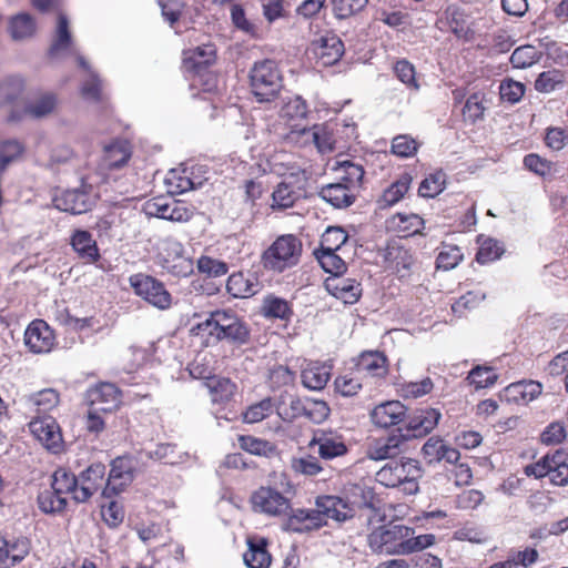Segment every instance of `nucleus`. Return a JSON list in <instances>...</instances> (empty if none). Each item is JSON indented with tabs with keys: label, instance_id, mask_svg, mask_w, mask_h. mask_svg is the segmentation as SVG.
<instances>
[{
	"label": "nucleus",
	"instance_id": "37",
	"mask_svg": "<svg viewBox=\"0 0 568 568\" xmlns=\"http://www.w3.org/2000/svg\"><path fill=\"white\" fill-rule=\"evenodd\" d=\"M307 140H312L317 150L322 153L331 152L334 150L335 140L333 131L327 124L314 125L311 129L302 128L297 131Z\"/></svg>",
	"mask_w": 568,
	"mask_h": 568
},
{
	"label": "nucleus",
	"instance_id": "23",
	"mask_svg": "<svg viewBox=\"0 0 568 568\" xmlns=\"http://www.w3.org/2000/svg\"><path fill=\"white\" fill-rule=\"evenodd\" d=\"M324 287L332 296L349 305L357 303L362 295L361 284L353 278H326Z\"/></svg>",
	"mask_w": 568,
	"mask_h": 568
},
{
	"label": "nucleus",
	"instance_id": "31",
	"mask_svg": "<svg viewBox=\"0 0 568 568\" xmlns=\"http://www.w3.org/2000/svg\"><path fill=\"white\" fill-rule=\"evenodd\" d=\"M57 106V97L52 93H42L33 98L23 110L21 115H11V120L29 116L32 119H41L51 114Z\"/></svg>",
	"mask_w": 568,
	"mask_h": 568
},
{
	"label": "nucleus",
	"instance_id": "57",
	"mask_svg": "<svg viewBox=\"0 0 568 568\" xmlns=\"http://www.w3.org/2000/svg\"><path fill=\"white\" fill-rule=\"evenodd\" d=\"M197 270L210 277H217L229 272V264L224 261L203 255L197 260Z\"/></svg>",
	"mask_w": 568,
	"mask_h": 568
},
{
	"label": "nucleus",
	"instance_id": "38",
	"mask_svg": "<svg viewBox=\"0 0 568 568\" xmlns=\"http://www.w3.org/2000/svg\"><path fill=\"white\" fill-rule=\"evenodd\" d=\"M50 487L58 489L59 493L64 495H77L80 489V475H74L70 469L59 466L51 474Z\"/></svg>",
	"mask_w": 568,
	"mask_h": 568
},
{
	"label": "nucleus",
	"instance_id": "52",
	"mask_svg": "<svg viewBox=\"0 0 568 568\" xmlns=\"http://www.w3.org/2000/svg\"><path fill=\"white\" fill-rule=\"evenodd\" d=\"M475 389H481L494 385L497 382V374L488 366H474L466 378Z\"/></svg>",
	"mask_w": 568,
	"mask_h": 568
},
{
	"label": "nucleus",
	"instance_id": "16",
	"mask_svg": "<svg viewBox=\"0 0 568 568\" xmlns=\"http://www.w3.org/2000/svg\"><path fill=\"white\" fill-rule=\"evenodd\" d=\"M290 513L282 524V529L287 532L305 534L318 530L323 527L318 513L314 509L288 508Z\"/></svg>",
	"mask_w": 568,
	"mask_h": 568
},
{
	"label": "nucleus",
	"instance_id": "51",
	"mask_svg": "<svg viewBox=\"0 0 568 568\" xmlns=\"http://www.w3.org/2000/svg\"><path fill=\"white\" fill-rule=\"evenodd\" d=\"M170 193H184L195 189L201 182L193 181L187 174L186 170H171L165 179Z\"/></svg>",
	"mask_w": 568,
	"mask_h": 568
},
{
	"label": "nucleus",
	"instance_id": "53",
	"mask_svg": "<svg viewBox=\"0 0 568 568\" xmlns=\"http://www.w3.org/2000/svg\"><path fill=\"white\" fill-rule=\"evenodd\" d=\"M205 385L214 395V400H229L235 389V384L230 378L215 375Z\"/></svg>",
	"mask_w": 568,
	"mask_h": 568
},
{
	"label": "nucleus",
	"instance_id": "59",
	"mask_svg": "<svg viewBox=\"0 0 568 568\" xmlns=\"http://www.w3.org/2000/svg\"><path fill=\"white\" fill-rule=\"evenodd\" d=\"M394 72L398 80L403 82L408 89L417 91L419 84L415 77V68L407 60H399L394 65Z\"/></svg>",
	"mask_w": 568,
	"mask_h": 568
},
{
	"label": "nucleus",
	"instance_id": "35",
	"mask_svg": "<svg viewBox=\"0 0 568 568\" xmlns=\"http://www.w3.org/2000/svg\"><path fill=\"white\" fill-rule=\"evenodd\" d=\"M357 366L373 376L383 377L388 372V359L384 352L363 351L358 356Z\"/></svg>",
	"mask_w": 568,
	"mask_h": 568
},
{
	"label": "nucleus",
	"instance_id": "45",
	"mask_svg": "<svg viewBox=\"0 0 568 568\" xmlns=\"http://www.w3.org/2000/svg\"><path fill=\"white\" fill-rule=\"evenodd\" d=\"M343 245H357L356 239H351L339 226L328 227L321 239L320 248H342Z\"/></svg>",
	"mask_w": 568,
	"mask_h": 568
},
{
	"label": "nucleus",
	"instance_id": "11",
	"mask_svg": "<svg viewBox=\"0 0 568 568\" xmlns=\"http://www.w3.org/2000/svg\"><path fill=\"white\" fill-rule=\"evenodd\" d=\"M348 489V500L355 507V509H369L373 516L367 518V525L373 523L375 517H378V521H385L386 515L382 510V499L375 493L374 488L367 486L365 483H355L346 486Z\"/></svg>",
	"mask_w": 568,
	"mask_h": 568
},
{
	"label": "nucleus",
	"instance_id": "2",
	"mask_svg": "<svg viewBox=\"0 0 568 568\" xmlns=\"http://www.w3.org/2000/svg\"><path fill=\"white\" fill-rule=\"evenodd\" d=\"M51 58H62L65 55H77L79 64L89 71V79L83 83L81 93L88 100L99 101L101 94V82L97 74L90 71L87 61L78 54L75 45L69 30V20L63 13L58 16V24L52 44L49 50Z\"/></svg>",
	"mask_w": 568,
	"mask_h": 568
},
{
	"label": "nucleus",
	"instance_id": "58",
	"mask_svg": "<svg viewBox=\"0 0 568 568\" xmlns=\"http://www.w3.org/2000/svg\"><path fill=\"white\" fill-rule=\"evenodd\" d=\"M525 93V85L511 79H504L499 84V99L509 103H517Z\"/></svg>",
	"mask_w": 568,
	"mask_h": 568
},
{
	"label": "nucleus",
	"instance_id": "5",
	"mask_svg": "<svg viewBox=\"0 0 568 568\" xmlns=\"http://www.w3.org/2000/svg\"><path fill=\"white\" fill-rule=\"evenodd\" d=\"M413 527L389 521L374 528L367 536V544L373 554L387 556L402 555L397 551L408 535H414Z\"/></svg>",
	"mask_w": 568,
	"mask_h": 568
},
{
	"label": "nucleus",
	"instance_id": "39",
	"mask_svg": "<svg viewBox=\"0 0 568 568\" xmlns=\"http://www.w3.org/2000/svg\"><path fill=\"white\" fill-rule=\"evenodd\" d=\"M334 170L339 174V182L352 191L361 185L365 173L362 165L349 160L337 161Z\"/></svg>",
	"mask_w": 568,
	"mask_h": 568
},
{
	"label": "nucleus",
	"instance_id": "48",
	"mask_svg": "<svg viewBox=\"0 0 568 568\" xmlns=\"http://www.w3.org/2000/svg\"><path fill=\"white\" fill-rule=\"evenodd\" d=\"M215 50L212 44H204L183 52V60L193 69L207 65L214 58Z\"/></svg>",
	"mask_w": 568,
	"mask_h": 568
},
{
	"label": "nucleus",
	"instance_id": "4",
	"mask_svg": "<svg viewBox=\"0 0 568 568\" xmlns=\"http://www.w3.org/2000/svg\"><path fill=\"white\" fill-rule=\"evenodd\" d=\"M252 93L260 102H268L277 97L283 88V77L276 61H256L250 70Z\"/></svg>",
	"mask_w": 568,
	"mask_h": 568
},
{
	"label": "nucleus",
	"instance_id": "40",
	"mask_svg": "<svg viewBox=\"0 0 568 568\" xmlns=\"http://www.w3.org/2000/svg\"><path fill=\"white\" fill-rule=\"evenodd\" d=\"M313 255L322 270L332 275L331 278L342 276L347 270L345 261L337 255V251H313Z\"/></svg>",
	"mask_w": 568,
	"mask_h": 568
},
{
	"label": "nucleus",
	"instance_id": "64",
	"mask_svg": "<svg viewBox=\"0 0 568 568\" xmlns=\"http://www.w3.org/2000/svg\"><path fill=\"white\" fill-rule=\"evenodd\" d=\"M549 480L557 486H564L568 483V465L562 460L560 454L552 456Z\"/></svg>",
	"mask_w": 568,
	"mask_h": 568
},
{
	"label": "nucleus",
	"instance_id": "63",
	"mask_svg": "<svg viewBox=\"0 0 568 568\" xmlns=\"http://www.w3.org/2000/svg\"><path fill=\"white\" fill-rule=\"evenodd\" d=\"M331 409L326 402L322 399L308 398L306 418L314 424H322L329 416Z\"/></svg>",
	"mask_w": 568,
	"mask_h": 568
},
{
	"label": "nucleus",
	"instance_id": "44",
	"mask_svg": "<svg viewBox=\"0 0 568 568\" xmlns=\"http://www.w3.org/2000/svg\"><path fill=\"white\" fill-rule=\"evenodd\" d=\"M237 442L243 450L252 455L271 457L277 452L274 444L251 435H239Z\"/></svg>",
	"mask_w": 568,
	"mask_h": 568
},
{
	"label": "nucleus",
	"instance_id": "21",
	"mask_svg": "<svg viewBox=\"0 0 568 568\" xmlns=\"http://www.w3.org/2000/svg\"><path fill=\"white\" fill-rule=\"evenodd\" d=\"M30 429L36 438L50 452L58 453L62 444V435L57 422L49 417L30 423Z\"/></svg>",
	"mask_w": 568,
	"mask_h": 568
},
{
	"label": "nucleus",
	"instance_id": "20",
	"mask_svg": "<svg viewBox=\"0 0 568 568\" xmlns=\"http://www.w3.org/2000/svg\"><path fill=\"white\" fill-rule=\"evenodd\" d=\"M311 51L322 65L327 67L339 61L344 44L336 34L326 33L312 42Z\"/></svg>",
	"mask_w": 568,
	"mask_h": 568
},
{
	"label": "nucleus",
	"instance_id": "18",
	"mask_svg": "<svg viewBox=\"0 0 568 568\" xmlns=\"http://www.w3.org/2000/svg\"><path fill=\"white\" fill-rule=\"evenodd\" d=\"M53 329L43 321H32L24 332V344L34 354L48 353L54 344Z\"/></svg>",
	"mask_w": 568,
	"mask_h": 568
},
{
	"label": "nucleus",
	"instance_id": "17",
	"mask_svg": "<svg viewBox=\"0 0 568 568\" xmlns=\"http://www.w3.org/2000/svg\"><path fill=\"white\" fill-rule=\"evenodd\" d=\"M131 154V146L128 141L115 140L103 148L101 161L91 172H104L106 181L108 171L120 169L125 165L130 160Z\"/></svg>",
	"mask_w": 568,
	"mask_h": 568
},
{
	"label": "nucleus",
	"instance_id": "43",
	"mask_svg": "<svg viewBox=\"0 0 568 568\" xmlns=\"http://www.w3.org/2000/svg\"><path fill=\"white\" fill-rule=\"evenodd\" d=\"M542 58V51L531 44H525L516 48L511 53L509 61L516 69H527L538 63Z\"/></svg>",
	"mask_w": 568,
	"mask_h": 568
},
{
	"label": "nucleus",
	"instance_id": "19",
	"mask_svg": "<svg viewBox=\"0 0 568 568\" xmlns=\"http://www.w3.org/2000/svg\"><path fill=\"white\" fill-rule=\"evenodd\" d=\"M263 285L255 271L232 273L226 281V292L234 298H248L256 295Z\"/></svg>",
	"mask_w": 568,
	"mask_h": 568
},
{
	"label": "nucleus",
	"instance_id": "61",
	"mask_svg": "<svg viewBox=\"0 0 568 568\" xmlns=\"http://www.w3.org/2000/svg\"><path fill=\"white\" fill-rule=\"evenodd\" d=\"M102 519L111 528H118L124 520V509L116 500L109 501L108 506H102Z\"/></svg>",
	"mask_w": 568,
	"mask_h": 568
},
{
	"label": "nucleus",
	"instance_id": "41",
	"mask_svg": "<svg viewBox=\"0 0 568 568\" xmlns=\"http://www.w3.org/2000/svg\"><path fill=\"white\" fill-rule=\"evenodd\" d=\"M37 30L34 19L26 12L19 13L11 18L9 23V32L13 40L21 41L33 37Z\"/></svg>",
	"mask_w": 568,
	"mask_h": 568
},
{
	"label": "nucleus",
	"instance_id": "15",
	"mask_svg": "<svg viewBox=\"0 0 568 568\" xmlns=\"http://www.w3.org/2000/svg\"><path fill=\"white\" fill-rule=\"evenodd\" d=\"M106 471L105 464L101 462H93L82 471H80V489L77 495L71 498L77 504H83L95 494L100 488L101 481L104 479Z\"/></svg>",
	"mask_w": 568,
	"mask_h": 568
},
{
	"label": "nucleus",
	"instance_id": "32",
	"mask_svg": "<svg viewBox=\"0 0 568 568\" xmlns=\"http://www.w3.org/2000/svg\"><path fill=\"white\" fill-rule=\"evenodd\" d=\"M320 196L336 209L347 207L353 204L355 195L347 184L342 182L323 186Z\"/></svg>",
	"mask_w": 568,
	"mask_h": 568
},
{
	"label": "nucleus",
	"instance_id": "9",
	"mask_svg": "<svg viewBox=\"0 0 568 568\" xmlns=\"http://www.w3.org/2000/svg\"><path fill=\"white\" fill-rule=\"evenodd\" d=\"M142 211L148 216L160 217L173 222L189 221L193 215L192 207L172 197L158 196L144 202Z\"/></svg>",
	"mask_w": 568,
	"mask_h": 568
},
{
	"label": "nucleus",
	"instance_id": "1",
	"mask_svg": "<svg viewBox=\"0 0 568 568\" xmlns=\"http://www.w3.org/2000/svg\"><path fill=\"white\" fill-rule=\"evenodd\" d=\"M204 333L217 342L226 341L237 346L246 345L251 341L248 325L231 308L212 311L204 321L193 325L190 329L192 336H200Z\"/></svg>",
	"mask_w": 568,
	"mask_h": 568
},
{
	"label": "nucleus",
	"instance_id": "49",
	"mask_svg": "<svg viewBox=\"0 0 568 568\" xmlns=\"http://www.w3.org/2000/svg\"><path fill=\"white\" fill-rule=\"evenodd\" d=\"M436 541L434 534H423L418 536L408 535L405 541L400 544L398 552L402 555H412L414 552H423V550L432 547Z\"/></svg>",
	"mask_w": 568,
	"mask_h": 568
},
{
	"label": "nucleus",
	"instance_id": "12",
	"mask_svg": "<svg viewBox=\"0 0 568 568\" xmlns=\"http://www.w3.org/2000/svg\"><path fill=\"white\" fill-rule=\"evenodd\" d=\"M408 407L399 400H385L376 405L369 413L372 423L383 429L403 427Z\"/></svg>",
	"mask_w": 568,
	"mask_h": 568
},
{
	"label": "nucleus",
	"instance_id": "50",
	"mask_svg": "<svg viewBox=\"0 0 568 568\" xmlns=\"http://www.w3.org/2000/svg\"><path fill=\"white\" fill-rule=\"evenodd\" d=\"M302 384L310 390H322L328 379L329 373L321 366L308 367L302 371Z\"/></svg>",
	"mask_w": 568,
	"mask_h": 568
},
{
	"label": "nucleus",
	"instance_id": "54",
	"mask_svg": "<svg viewBox=\"0 0 568 568\" xmlns=\"http://www.w3.org/2000/svg\"><path fill=\"white\" fill-rule=\"evenodd\" d=\"M368 0H332L333 13L337 19H347L361 12Z\"/></svg>",
	"mask_w": 568,
	"mask_h": 568
},
{
	"label": "nucleus",
	"instance_id": "34",
	"mask_svg": "<svg viewBox=\"0 0 568 568\" xmlns=\"http://www.w3.org/2000/svg\"><path fill=\"white\" fill-rule=\"evenodd\" d=\"M413 178L408 173L402 174L379 196L377 203L381 209H387L398 203L408 192Z\"/></svg>",
	"mask_w": 568,
	"mask_h": 568
},
{
	"label": "nucleus",
	"instance_id": "6",
	"mask_svg": "<svg viewBox=\"0 0 568 568\" xmlns=\"http://www.w3.org/2000/svg\"><path fill=\"white\" fill-rule=\"evenodd\" d=\"M138 459L131 454L116 456L110 462V471L101 496L113 498L123 493L135 479Z\"/></svg>",
	"mask_w": 568,
	"mask_h": 568
},
{
	"label": "nucleus",
	"instance_id": "22",
	"mask_svg": "<svg viewBox=\"0 0 568 568\" xmlns=\"http://www.w3.org/2000/svg\"><path fill=\"white\" fill-rule=\"evenodd\" d=\"M541 384L535 381H520L506 386L499 400L515 404H527L541 393Z\"/></svg>",
	"mask_w": 568,
	"mask_h": 568
},
{
	"label": "nucleus",
	"instance_id": "24",
	"mask_svg": "<svg viewBox=\"0 0 568 568\" xmlns=\"http://www.w3.org/2000/svg\"><path fill=\"white\" fill-rule=\"evenodd\" d=\"M302 195V186L297 185L293 174L280 182L272 193L273 210H285L292 207Z\"/></svg>",
	"mask_w": 568,
	"mask_h": 568
},
{
	"label": "nucleus",
	"instance_id": "30",
	"mask_svg": "<svg viewBox=\"0 0 568 568\" xmlns=\"http://www.w3.org/2000/svg\"><path fill=\"white\" fill-rule=\"evenodd\" d=\"M68 498L58 489H43L37 496V505L39 510L44 515H61L68 507Z\"/></svg>",
	"mask_w": 568,
	"mask_h": 568
},
{
	"label": "nucleus",
	"instance_id": "47",
	"mask_svg": "<svg viewBox=\"0 0 568 568\" xmlns=\"http://www.w3.org/2000/svg\"><path fill=\"white\" fill-rule=\"evenodd\" d=\"M28 403L37 407L39 414L52 410L59 404V393L53 388H44L28 397Z\"/></svg>",
	"mask_w": 568,
	"mask_h": 568
},
{
	"label": "nucleus",
	"instance_id": "36",
	"mask_svg": "<svg viewBox=\"0 0 568 568\" xmlns=\"http://www.w3.org/2000/svg\"><path fill=\"white\" fill-rule=\"evenodd\" d=\"M388 227L399 236L407 237L418 233L424 226V220L417 214L397 213L388 220Z\"/></svg>",
	"mask_w": 568,
	"mask_h": 568
},
{
	"label": "nucleus",
	"instance_id": "42",
	"mask_svg": "<svg viewBox=\"0 0 568 568\" xmlns=\"http://www.w3.org/2000/svg\"><path fill=\"white\" fill-rule=\"evenodd\" d=\"M88 399L91 406L109 403H113V406H118L121 402L120 390L112 383H101L88 390Z\"/></svg>",
	"mask_w": 568,
	"mask_h": 568
},
{
	"label": "nucleus",
	"instance_id": "55",
	"mask_svg": "<svg viewBox=\"0 0 568 568\" xmlns=\"http://www.w3.org/2000/svg\"><path fill=\"white\" fill-rule=\"evenodd\" d=\"M445 186V174L439 171L425 178L419 187L418 194L423 197H434L438 195Z\"/></svg>",
	"mask_w": 568,
	"mask_h": 568
},
{
	"label": "nucleus",
	"instance_id": "60",
	"mask_svg": "<svg viewBox=\"0 0 568 568\" xmlns=\"http://www.w3.org/2000/svg\"><path fill=\"white\" fill-rule=\"evenodd\" d=\"M433 387V381L429 377H425L420 382H409L404 384L399 392L403 398H418L430 393Z\"/></svg>",
	"mask_w": 568,
	"mask_h": 568
},
{
	"label": "nucleus",
	"instance_id": "13",
	"mask_svg": "<svg viewBox=\"0 0 568 568\" xmlns=\"http://www.w3.org/2000/svg\"><path fill=\"white\" fill-rule=\"evenodd\" d=\"M256 511L277 516L291 508V501L273 487H260L251 497Z\"/></svg>",
	"mask_w": 568,
	"mask_h": 568
},
{
	"label": "nucleus",
	"instance_id": "14",
	"mask_svg": "<svg viewBox=\"0 0 568 568\" xmlns=\"http://www.w3.org/2000/svg\"><path fill=\"white\" fill-rule=\"evenodd\" d=\"M408 449V443L397 429L384 438L375 439L367 449V457L372 460L393 459L399 453Z\"/></svg>",
	"mask_w": 568,
	"mask_h": 568
},
{
	"label": "nucleus",
	"instance_id": "8",
	"mask_svg": "<svg viewBox=\"0 0 568 568\" xmlns=\"http://www.w3.org/2000/svg\"><path fill=\"white\" fill-rule=\"evenodd\" d=\"M130 284L135 295L150 305L159 310H166L171 306L172 296L160 280L140 273L130 277Z\"/></svg>",
	"mask_w": 568,
	"mask_h": 568
},
{
	"label": "nucleus",
	"instance_id": "33",
	"mask_svg": "<svg viewBox=\"0 0 568 568\" xmlns=\"http://www.w3.org/2000/svg\"><path fill=\"white\" fill-rule=\"evenodd\" d=\"M387 268L392 270L399 280L407 278L412 274L414 257L410 251H382Z\"/></svg>",
	"mask_w": 568,
	"mask_h": 568
},
{
	"label": "nucleus",
	"instance_id": "62",
	"mask_svg": "<svg viewBox=\"0 0 568 568\" xmlns=\"http://www.w3.org/2000/svg\"><path fill=\"white\" fill-rule=\"evenodd\" d=\"M292 469L302 475L314 476L321 473L323 467L316 457L308 455L306 457L293 458Z\"/></svg>",
	"mask_w": 568,
	"mask_h": 568
},
{
	"label": "nucleus",
	"instance_id": "46",
	"mask_svg": "<svg viewBox=\"0 0 568 568\" xmlns=\"http://www.w3.org/2000/svg\"><path fill=\"white\" fill-rule=\"evenodd\" d=\"M566 78L559 70L541 72L535 80V90L540 93H551L564 88Z\"/></svg>",
	"mask_w": 568,
	"mask_h": 568
},
{
	"label": "nucleus",
	"instance_id": "10",
	"mask_svg": "<svg viewBox=\"0 0 568 568\" xmlns=\"http://www.w3.org/2000/svg\"><path fill=\"white\" fill-rule=\"evenodd\" d=\"M423 474L419 462L413 458L393 460L382 467L376 476L377 480L390 488L399 487L408 478H420Z\"/></svg>",
	"mask_w": 568,
	"mask_h": 568
},
{
	"label": "nucleus",
	"instance_id": "28",
	"mask_svg": "<svg viewBox=\"0 0 568 568\" xmlns=\"http://www.w3.org/2000/svg\"><path fill=\"white\" fill-rule=\"evenodd\" d=\"M440 21L445 22L449 31L458 39L468 41L473 37V30L469 26V17L457 6H448L444 11V17Z\"/></svg>",
	"mask_w": 568,
	"mask_h": 568
},
{
	"label": "nucleus",
	"instance_id": "25",
	"mask_svg": "<svg viewBox=\"0 0 568 568\" xmlns=\"http://www.w3.org/2000/svg\"><path fill=\"white\" fill-rule=\"evenodd\" d=\"M247 550L243 555L244 564L247 568H268L272 562L268 540L264 537H248L246 540Z\"/></svg>",
	"mask_w": 568,
	"mask_h": 568
},
{
	"label": "nucleus",
	"instance_id": "56",
	"mask_svg": "<svg viewBox=\"0 0 568 568\" xmlns=\"http://www.w3.org/2000/svg\"><path fill=\"white\" fill-rule=\"evenodd\" d=\"M272 408V399L270 397L264 398L258 403L247 407V409L243 413V420L247 424L258 423L270 415Z\"/></svg>",
	"mask_w": 568,
	"mask_h": 568
},
{
	"label": "nucleus",
	"instance_id": "29",
	"mask_svg": "<svg viewBox=\"0 0 568 568\" xmlns=\"http://www.w3.org/2000/svg\"><path fill=\"white\" fill-rule=\"evenodd\" d=\"M261 314L268 320L290 322L294 315V311L287 300L270 293L263 297Z\"/></svg>",
	"mask_w": 568,
	"mask_h": 568
},
{
	"label": "nucleus",
	"instance_id": "27",
	"mask_svg": "<svg viewBox=\"0 0 568 568\" xmlns=\"http://www.w3.org/2000/svg\"><path fill=\"white\" fill-rule=\"evenodd\" d=\"M310 446H317L320 457L325 460H331L348 453V447L342 437H333L324 432L315 434L310 442Z\"/></svg>",
	"mask_w": 568,
	"mask_h": 568
},
{
	"label": "nucleus",
	"instance_id": "26",
	"mask_svg": "<svg viewBox=\"0 0 568 568\" xmlns=\"http://www.w3.org/2000/svg\"><path fill=\"white\" fill-rule=\"evenodd\" d=\"M302 251H263L261 263L267 271L283 273L297 265Z\"/></svg>",
	"mask_w": 568,
	"mask_h": 568
},
{
	"label": "nucleus",
	"instance_id": "7",
	"mask_svg": "<svg viewBox=\"0 0 568 568\" xmlns=\"http://www.w3.org/2000/svg\"><path fill=\"white\" fill-rule=\"evenodd\" d=\"M442 412L438 408L423 406L414 409L408 408V415L405 417L403 427L397 430L402 437L409 444L415 439H422L428 436L439 424Z\"/></svg>",
	"mask_w": 568,
	"mask_h": 568
},
{
	"label": "nucleus",
	"instance_id": "3",
	"mask_svg": "<svg viewBox=\"0 0 568 568\" xmlns=\"http://www.w3.org/2000/svg\"><path fill=\"white\" fill-rule=\"evenodd\" d=\"M103 183L104 172H88L81 178V187L64 191L54 199V205L64 212L82 214L92 207L98 197L95 189Z\"/></svg>",
	"mask_w": 568,
	"mask_h": 568
}]
</instances>
